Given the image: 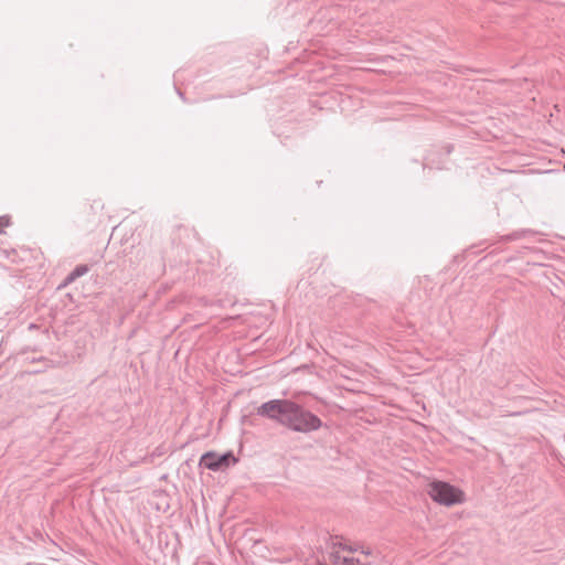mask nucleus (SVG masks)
Here are the masks:
<instances>
[{"label":"nucleus","mask_w":565,"mask_h":565,"mask_svg":"<svg viewBox=\"0 0 565 565\" xmlns=\"http://www.w3.org/2000/svg\"><path fill=\"white\" fill-rule=\"evenodd\" d=\"M257 415L296 431L309 434L322 426L321 419L291 399H270L257 407Z\"/></svg>","instance_id":"nucleus-1"},{"label":"nucleus","mask_w":565,"mask_h":565,"mask_svg":"<svg viewBox=\"0 0 565 565\" xmlns=\"http://www.w3.org/2000/svg\"><path fill=\"white\" fill-rule=\"evenodd\" d=\"M430 498L443 505H455L463 501V492L445 481H434L429 486Z\"/></svg>","instance_id":"nucleus-2"},{"label":"nucleus","mask_w":565,"mask_h":565,"mask_svg":"<svg viewBox=\"0 0 565 565\" xmlns=\"http://www.w3.org/2000/svg\"><path fill=\"white\" fill-rule=\"evenodd\" d=\"M236 462L237 459L231 451L223 455H217L214 451H207L203 454L200 459V466L212 471L225 470Z\"/></svg>","instance_id":"nucleus-3"},{"label":"nucleus","mask_w":565,"mask_h":565,"mask_svg":"<svg viewBox=\"0 0 565 565\" xmlns=\"http://www.w3.org/2000/svg\"><path fill=\"white\" fill-rule=\"evenodd\" d=\"M89 270L87 265H77L65 278L63 286L74 282L77 278L84 276Z\"/></svg>","instance_id":"nucleus-4"},{"label":"nucleus","mask_w":565,"mask_h":565,"mask_svg":"<svg viewBox=\"0 0 565 565\" xmlns=\"http://www.w3.org/2000/svg\"><path fill=\"white\" fill-rule=\"evenodd\" d=\"M333 562H341V565H372L371 562L361 559L360 557H341L338 553H332Z\"/></svg>","instance_id":"nucleus-5"},{"label":"nucleus","mask_w":565,"mask_h":565,"mask_svg":"<svg viewBox=\"0 0 565 565\" xmlns=\"http://www.w3.org/2000/svg\"><path fill=\"white\" fill-rule=\"evenodd\" d=\"M337 547L341 548L342 551H348L351 553L358 552L360 550L358 545H350V544L342 542L341 540H337V541L332 542V548H337Z\"/></svg>","instance_id":"nucleus-6"},{"label":"nucleus","mask_w":565,"mask_h":565,"mask_svg":"<svg viewBox=\"0 0 565 565\" xmlns=\"http://www.w3.org/2000/svg\"><path fill=\"white\" fill-rule=\"evenodd\" d=\"M535 232L532 231V230H522V231H516V232H513L512 234H510L508 236L509 239H519L521 237H525V236H532L534 235Z\"/></svg>","instance_id":"nucleus-7"},{"label":"nucleus","mask_w":565,"mask_h":565,"mask_svg":"<svg viewBox=\"0 0 565 565\" xmlns=\"http://www.w3.org/2000/svg\"><path fill=\"white\" fill-rule=\"evenodd\" d=\"M0 224L3 225V226H8L10 224V220L9 217L7 216H0ZM3 231L0 230V234L2 233Z\"/></svg>","instance_id":"nucleus-8"},{"label":"nucleus","mask_w":565,"mask_h":565,"mask_svg":"<svg viewBox=\"0 0 565 565\" xmlns=\"http://www.w3.org/2000/svg\"><path fill=\"white\" fill-rule=\"evenodd\" d=\"M361 553L364 554L365 556H369L372 554L371 550H361Z\"/></svg>","instance_id":"nucleus-9"},{"label":"nucleus","mask_w":565,"mask_h":565,"mask_svg":"<svg viewBox=\"0 0 565 565\" xmlns=\"http://www.w3.org/2000/svg\"><path fill=\"white\" fill-rule=\"evenodd\" d=\"M3 227H4V226L0 224V230H1V231H2V228H3Z\"/></svg>","instance_id":"nucleus-10"}]
</instances>
